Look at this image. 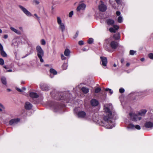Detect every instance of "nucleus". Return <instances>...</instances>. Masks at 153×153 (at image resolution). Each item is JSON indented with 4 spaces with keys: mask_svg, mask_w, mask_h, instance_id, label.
<instances>
[{
    "mask_svg": "<svg viewBox=\"0 0 153 153\" xmlns=\"http://www.w3.org/2000/svg\"><path fill=\"white\" fill-rule=\"evenodd\" d=\"M4 60L2 58H0V65H3L4 64Z\"/></svg>",
    "mask_w": 153,
    "mask_h": 153,
    "instance_id": "58836bf2",
    "label": "nucleus"
},
{
    "mask_svg": "<svg viewBox=\"0 0 153 153\" xmlns=\"http://www.w3.org/2000/svg\"><path fill=\"white\" fill-rule=\"evenodd\" d=\"M81 90L83 93L85 94H86L88 93L89 91V89L86 88V87H83L81 88Z\"/></svg>",
    "mask_w": 153,
    "mask_h": 153,
    "instance_id": "5701e85b",
    "label": "nucleus"
},
{
    "mask_svg": "<svg viewBox=\"0 0 153 153\" xmlns=\"http://www.w3.org/2000/svg\"><path fill=\"white\" fill-rule=\"evenodd\" d=\"M85 7L86 5L84 3H82L80 4L76 8V10L78 11L81 10H84L85 9Z\"/></svg>",
    "mask_w": 153,
    "mask_h": 153,
    "instance_id": "ddd939ff",
    "label": "nucleus"
},
{
    "mask_svg": "<svg viewBox=\"0 0 153 153\" xmlns=\"http://www.w3.org/2000/svg\"><path fill=\"white\" fill-rule=\"evenodd\" d=\"M90 102L91 105L93 106H96L98 105L99 104L98 101L94 99H92Z\"/></svg>",
    "mask_w": 153,
    "mask_h": 153,
    "instance_id": "f8f14e48",
    "label": "nucleus"
},
{
    "mask_svg": "<svg viewBox=\"0 0 153 153\" xmlns=\"http://www.w3.org/2000/svg\"><path fill=\"white\" fill-rule=\"evenodd\" d=\"M136 51L132 50H131L129 52L130 54L131 55H134L136 53Z\"/></svg>",
    "mask_w": 153,
    "mask_h": 153,
    "instance_id": "ea45409f",
    "label": "nucleus"
},
{
    "mask_svg": "<svg viewBox=\"0 0 153 153\" xmlns=\"http://www.w3.org/2000/svg\"><path fill=\"white\" fill-rule=\"evenodd\" d=\"M88 49H87L85 48H84L82 49V50L83 51H86L88 50Z\"/></svg>",
    "mask_w": 153,
    "mask_h": 153,
    "instance_id": "13d9d810",
    "label": "nucleus"
},
{
    "mask_svg": "<svg viewBox=\"0 0 153 153\" xmlns=\"http://www.w3.org/2000/svg\"><path fill=\"white\" fill-rule=\"evenodd\" d=\"M129 127L131 128H133L135 127L136 129L138 130H140V127L139 125H136L134 126L133 124L130 123L129 125Z\"/></svg>",
    "mask_w": 153,
    "mask_h": 153,
    "instance_id": "aec40b11",
    "label": "nucleus"
},
{
    "mask_svg": "<svg viewBox=\"0 0 153 153\" xmlns=\"http://www.w3.org/2000/svg\"><path fill=\"white\" fill-rule=\"evenodd\" d=\"M2 83L4 85H6L7 84V81L6 78L4 77H3L1 79Z\"/></svg>",
    "mask_w": 153,
    "mask_h": 153,
    "instance_id": "cd10ccee",
    "label": "nucleus"
},
{
    "mask_svg": "<svg viewBox=\"0 0 153 153\" xmlns=\"http://www.w3.org/2000/svg\"><path fill=\"white\" fill-rule=\"evenodd\" d=\"M7 90L8 92H10V91H11V90L10 89H9L8 88L7 89Z\"/></svg>",
    "mask_w": 153,
    "mask_h": 153,
    "instance_id": "774afa93",
    "label": "nucleus"
},
{
    "mask_svg": "<svg viewBox=\"0 0 153 153\" xmlns=\"http://www.w3.org/2000/svg\"><path fill=\"white\" fill-rule=\"evenodd\" d=\"M104 48L105 50L109 52H111V49L110 48L108 47L107 45H104Z\"/></svg>",
    "mask_w": 153,
    "mask_h": 153,
    "instance_id": "c85d7f7f",
    "label": "nucleus"
},
{
    "mask_svg": "<svg viewBox=\"0 0 153 153\" xmlns=\"http://www.w3.org/2000/svg\"><path fill=\"white\" fill-rule=\"evenodd\" d=\"M130 63H127L126 64V66H127V67H128L129 66V65H130Z\"/></svg>",
    "mask_w": 153,
    "mask_h": 153,
    "instance_id": "bf43d9fd",
    "label": "nucleus"
},
{
    "mask_svg": "<svg viewBox=\"0 0 153 153\" xmlns=\"http://www.w3.org/2000/svg\"><path fill=\"white\" fill-rule=\"evenodd\" d=\"M61 59L62 60H65L66 57L63 54H61Z\"/></svg>",
    "mask_w": 153,
    "mask_h": 153,
    "instance_id": "c03bdc74",
    "label": "nucleus"
},
{
    "mask_svg": "<svg viewBox=\"0 0 153 153\" xmlns=\"http://www.w3.org/2000/svg\"><path fill=\"white\" fill-rule=\"evenodd\" d=\"M20 120V119L18 118L12 119L9 121V124L10 125H12L17 124L19 122Z\"/></svg>",
    "mask_w": 153,
    "mask_h": 153,
    "instance_id": "6e6552de",
    "label": "nucleus"
},
{
    "mask_svg": "<svg viewBox=\"0 0 153 153\" xmlns=\"http://www.w3.org/2000/svg\"><path fill=\"white\" fill-rule=\"evenodd\" d=\"M19 7L27 16H32L30 13L25 8L23 7L22 6L19 5Z\"/></svg>",
    "mask_w": 153,
    "mask_h": 153,
    "instance_id": "20e7f679",
    "label": "nucleus"
},
{
    "mask_svg": "<svg viewBox=\"0 0 153 153\" xmlns=\"http://www.w3.org/2000/svg\"><path fill=\"white\" fill-rule=\"evenodd\" d=\"M50 72L53 74L54 75H56L57 74V71L53 68H51L50 70Z\"/></svg>",
    "mask_w": 153,
    "mask_h": 153,
    "instance_id": "bb28decb",
    "label": "nucleus"
},
{
    "mask_svg": "<svg viewBox=\"0 0 153 153\" xmlns=\"http://www.w3.org/2000/svg\"><path fill=\"white\" fill-rule=\"evenodd\" d=\"M77 115L79 118H85L86 114L85 112L84 111H80L77 113Z\"/></svg>",
    "mask_w": 153,
    "mask_h": 153,
    "instance_id": "423d86ee",
    "label": "nucleus"
},
{
    "mask_svg": "<svg viewBox=\"0 0 153 153\" xmlns=\"http://www.w3.org/2000/svg\"><path fill=\"white\" fill-rule=\"evenodd\" d=\"M70 51L69 49L66 48L65 50L64 54L65 56H69L70 55Z\"/></svg>",
    "mask_w": 153,
    "mask_h": 153,
    "instance_id": "412c9836",
    "label": "nucleus"
},
{
    "mask_svg": "<svg viewBox=\"0 0 153 153\" xmlns=\"http://www.w3.org/2000/svg\"><path fill=\"white\" fill-rule=\"evenodd\" d=\"M25 107L26 110H30L32 109V105L29 102H25Z\"/></svg>",
    "mask_w": 153,
    "mask_h": 153,
    "instance_id": "2eb2a0df",
    "label": "nucleus"
},
{
    "mask_svg": "<svg viewBox=\"0 0 153 153\" xmlns=\"http://www.w3.org/2000/svg\"><path fill=\"white\" fill-rule=\"evenodd\" d=\"M70 94L68 93H65L63 94V95L61 96V97L59 98V100H64L66 101V102H68L69 100V98L68 97V96L70 95Z\"/></svg>",
    "mask_w": 153,
    "mask_h": 153,
    "instance_id": "39448f33",
    "label": "nucleus"
},
{
    "mask_svg": "<svg viewBox=\"0 0 153 153\" xmlns=\"http://www.w3.org/2000/svg\"><path fill=\"white\" fill-rule=\"evenodd\" d=\"M118 22L119 23H121L123 22L122 17L121 16L118 17L117 19Z\"/></svg>",
    "mask_w": 153,
    "mask_h": 153,
    "instance_id": "72a5a7b5",
    "label": "nucleus"
},
{
    "mask_svg": "<svg viewBox=\"0 0 153 153\" xmlns=\"http://www.w3.org/2000/svg\"><path fill=\"white\" fill-rule=\"evenodd\" d=\"M148 57L151 59H153V53H149L148 55Z\"/></svg>",
    "mask_w": 153,
    "mask_h": 153,
    "instance_id": "e433bc0d",
    "label": "nucleus"
},
{
    "mask_svg": "<svg viewBox=\"0 0 153 153\" xmlns=\"http://www.w3.org/2000/svg\"><path fill=\"white\" fill-rule=\"evenodd\" d=\"M99 9L101 12H105L107 9V6L104 4H102L99 6Z\"/></svg>",
    "mask_w": 153,
    "mask_h": 153,
    "instance_id": "9d476101",
    "label": "nucleus"
},
{
    "mask_svg": "<svg viewBox=\"0 0 153 153\" xmlns=\"http://www.w3.org/2000/svg\"><path fill=\"white\" fill-rule=\"evenodd\" d=\"M100 59L102 62V64L104 66H106L107 63V59L106 57L104 56H100Z\"/></svg>",
    "mask_w": 153,
    "mask_h": 153,
    "instance_id": "1a4fd4ad",
    "label": "nucleus"
},
{
    "mask_svg": "<svg viewBox=\"0 0 153 153\" xmlns=\"http://www.w3.org/2000/svg\"><path fill=\"white\" fill-rule=\"evenodd\" d=\"M101 90L100 88L98 87L95 89L94 92L95 93H98L100 92Z\"/></svg>",
    "mask_w": 153,
    "mask_h": 153,
    "instance_id": "c756f323",
    "label": "nucleus"
},
{
    "mask_svg": "<svg viewBox=\"0 0 153 153\" xmlns=\"http://www.w3.org/2000/svg\"><path fill=\"white\" fill-rule=\"evenodd\" d=\"M22 91L23 90L25 91V90H26V88L25 87H23L22 88Z\"/></svg>",
    "mask_w": 153,
    "mask_h": 153,
    "instance_id": "680f3d73",
    "label": "nucleus"
},
{
    "mask_svg": "<svg viewBox=\"0 0 153 153\" xmlns=\"http://www.w3.org/2000/svg\"><path fill=\"white\" fill-rule=\"evenodd\" d=\"M34 16H36L37 20L39 22V20H40L39 17L37 16V14L36 13H35L34 14Z\"/></svg>",
    "mask_w": 153,
    "mask_h": 153,
    "instance_id": "09e8293b",
    "label": "nucleus"
},
{
    "mask_svg": "<svg viewBox=\"0 0 153 153\" xmlns=\"http://www.w3.org/2000/svg\"><path fill=\"white\" fill-rule=\"evenodd\" d=\"M93 41L94 40L92 38H90L88 39V43L89 44H91L93 43Z\"/></svg>",
    "mask_w": 153,
    "mask_h": 153,
    "instance_id": "c9c22d12",
    "label": "nucleus"
},
{
    "mask_svg": "<svg viewBox=\"0 0 153 153\" xmlns=\"http://www.w3.org/2000/svg\"><path fill=\"white\" fill-rule=\"evenodd\" d=\"M113 38L115 40H118L120 38V36L119 35L116 34L113 36Z\"/></svg>",
    "mask_w": 153,
    "mask_h": 153,
    "instance_id": "7c9ffc66",
    "label": "nucleus"
},
{
    "mask_svg": "<svg viewBox=\"0 0 153 153\" xmlns=\"http://www.w3.org/2000/svg\"><path fill=\"white\" fill-rule=\"evenodd\" d=\"M10 29L12 31H13L15 33H17L18 34H20L21 33L20 31L17 30L16 29L13 27H11Z\"/></svg>",
    "mask_w": 153,
    "mask_h": 153,
    "instance_id": "a878e982",
    "label": "nucleus"
},
{
    "mask_svg": "<svg viewBox=\"0 0 153 153\" xmlns=\"http://www.w3.org/2000/svg\"><path fill=\"white\" fill-rule=\"evenodd\" d=\"M67 67V64L66 63H64L62 65V68L63 70H66Z\"/></svg>",
    "mask_w": 153,
    "mask_h": 153,
    "instance_id": "2f4dec72",
    "label": "nucleus"
},
{
    "mask_svg": "<svg viewBox=\"0 0 153 153\" xmlns=\"http://www.w3.org/2000/svg\"><path fill=\"white\" fill-rule=\"evenodd\" d=\"M105 91H109L111 95L113 93V91L111 89L106 88L105 89Z\"/></svg>",
    "mask_w": 153,
    "mask_h": 153,
    "instance_id": "473e14b6",
    "label": "nucleus"
},
{
    "mask_svg": "<svg viewBox=\"0 0 153 153\" xmlns=\"http://www.w3.org/2000/svg\"><path fill=\"white\" fill-rule=\"evenodd\" d=\"M116 13L117 16H119L120 14V12L119 11H116Z\"/></svg>",
    "mask_w": 153,
    "mask_h": 153,
    "instance_id": "603ef678",
    "label": "nucleus"
},
{
    "mask_svg": "<svg viewBox=\"0 0 153 153\" xmlns=\"http://www.w3.org/2000/svg\"><path fill=\"white\" fill-rule=\"evenodd\" d=\"M73 14V11H71L70 12L69 14V16L70 17H71Z\"/></svg>",
    "mask_w": 153,
    "mask_h": 153,
    "instance_id": "de8ad7c7",
    "label": "nucleus"
},
{
    "mask_svg": "<svg viewBox=\"0 0 153 153\" xmlns=\"http://www.w3.org/2000/svg\"><path fill=\"white\" fill-rule=\"evenodd\" d=\"M8 36L7 35H4L3 36V38L5 39H6L8 38Z\"/></svg>",
    "mask_w": 153,
    "mask_h": 153,
    "instance_id": "6e6d98bb",
    "label": "nucleus"
},
{
    "mask_svg": "<svg viewBox=\"0 0 153 153\" xmlns=\"http://www.w3.org/2000/svg\"><path fill=\"white\" fill-rule=\"evenodd\" d=\"M144 126L146 128H151L153 126V123L150 121H146L144 124Z\"/></svg>",
    "mask_w": 153,
    "mask_h": 153,
    "instance_id": "4468645a",
    "label": "nucleus"
},
{
    "mask_svg": "<svg viewBox=\"0 0 153 153\" xmlns=\"http://www.w3.org/2000/svg\"><path fill=\"white\" fill-rule=\"evenodd\" d=\"M41 44L42 45H45L46 44V42L44 39H42L41 40Z\"/></svg>",
    "mask_w": 153,
    "mask_h": 153,
    "instance_id": "79ce46f5",
    "label": "nucleus"
},
{
    "mask_svg": "<svg viewBox=\"0 0 153 153\" xmlns=\"http://www.w3.org/2000/svg\"><path fill=\"white\" fill-rule=\"evenodd\" d=\"M29 96L32 98H37L39 97V95L36 93L33 92L30 93Z\"/></svg>",
    "mask_w": 153,
    "mask_h": 153,
    "instance_id": "6ab92c4d",
    "label": "nucleus"
},
{
    "mask_svg": "<svg viewBox=\"0 0 153 153\" xmlns=\"http://www.w3.org/2000/svg\"><path fill=\"white\" fill-rule=\"evenodd\" d=\"M8 72H11L12 71V70L11 69H9L7 70Z\"/></svg>",
    "mask_w": 153,
    "mask_h": 153,
    "instance_id": "0e129e2a",
    "label": "nucleus"
},
{
    "mask_svg": "<svg viewBox=\"0 0 153 153\" xmlns=\"http://www.w3.org/2000/svg\"><path fill=\"white\" fill-rule=\"evenodd\" d=\"M33 2L36 5L39 4V2L37 0H33Z\"/></svg>",
    "mask_w": 153,
    "mask_h": 153,
    "instance_id": "8fccbe9b",
    "label": "nucleus"
},
{
    "mask_svg": "<svg viewBox=\"0 0 153 153\" xmlns=\"http://www.w3.org/2000/svg\"><path fill=\"white\" fill-rule=\"evenodd\" d=\"M3 67H4V68H5V69H7V67H6V65H4V66H3Z\"/></svg>",
    "mask_w": 153,
    "mask_h": 153,
    "instance_id": "338daca9",
    "label": "nucleus"
},
{
    "mask_svg": "<svg viewBox=\"0 0 153 153\" xmlns=\"http://www.w3.org/2000/svg\"><path fill=\"white\" fill-rule=\"evenodd\" d=\"M57 22L58 24L59 25L62 24V20H61L60 18L59 17H57Z\"/></svg>",
    "mask_w": 153,
    "mask_h": 153,
    "instance_id": "f704fd0d",
    "label": "nucleus"
},
{
    "mask_svg": "<svg viewBox=\"0 0 153 153\" xmlns=\"http://www.w3.org/2000/svg\"><path fill=\"white\" fill-rule=\"evenodd\" d=\"M59 25V28L61 30L62 32V33H63L64 31L65 30V25L64 24L62 23L61 24Z\"/></svg>",
    "mask_w": 153,
    "mask_h": 153,
    "instance_id": "b1692460",
    "label": "nucleus"
},
{
    "mask_svg": "<svg viewBox=\"0 0 153 153\" xmlns=\"http://www.w3.org/2000/svg\"><path fill=\"white\" fill-rule=\"evenodd\" d=\"M79 31H77L76 33L75 36H74L73 38L74 39L76 38L78 36L79 34Z\"/></svg>",
    "mask_w": 153,
    "mask_h": 153,
    "instance_id": "a18cd8bd",
    "label": "nucleus"
},
{
    "mask_svg": "<svg viewBox=\"0 0 153 153\" xmlns=\"http://www.w3.org/2000/svg\"><path fill=\"white\" fill-rule=\"evenodd\" d=\"M111 119H109L107 121H105L104 125H102L104 126L106 128L111 129L114 126V124L112 121L111 120Z\"/></svg>",
    "mask_w": 153,
    "mask_h": 153,
    "instance_id": "f03ea898",
    "label": "nucleus"
},
{
    "mask_svg": "<svg viewBox=\"0 0 153 153\" xmlns=\"http://www.w3.org/2000/svg\"><path fill=\"white\" fill-rule=\"evenodd\" d=\"M16 90L19 92H23L22 90V89H21L19 88H16Z\"/></svg>",
    "mask_w": 153,
    "mask_h": 153,
    "instance_id": "3c124183",
    "label": "nucleus"
},
{
    "mask_svg": "<svg viewBox=\"0 0 153 153\" xmlns=\"http://www.w3.org/2000/svg\"><path fill=\"white\" fill-rule=\"evenodd\" d=\"M105 111L108 113V114L106 116H105L103 117V120H104L107 121L109 119L111 118V117L112 115V113L109 108L107 107L105 108Z\"/></svg>",
    "mask_w": 153,
    "mask_h": 153,
    "instance_id": "7ed1b4c3",
    "label": "nucleus"
},
{
    "mask_svg": "<svg viewBox=\"0 0 153 153\" xmlns=\"http://www.w3.org/2000/svg\"><path fill=\"white\" fill-rule=\"evenodd\" d=\"M115 1L118 4H120L121 3V0H115Z\"/></svg>",
    "mask_w": 153,
    "mask_h": 153,
    "instance_id": "864d4df0",
    "label": "nucleus"
},
{
    "mask_svg": "<svg viewBox=\"0 0 153 153\" xmlns=\"http://www.w3.org/2000/svg\"><path fill=\"white\" fill-rule=\"evenodd\" d=\"M52 106L55 109L58 110L61 107V105L58 102H54L52 105Z\"/></svg>",
    "mask_w": 153,
    "mask_h": 153,
    "instance_id": "f3484780",
    "label": "nucleus"
},
{
    "mask_svg": "<svg viewBox=\"0 0 153 153\" xmlns=\"http://www.w3.org/2000/svg\"><path fill=\"white\" fill-rule=\"evenodd\" d=\"M144 58H142L141 59H140V60L141 61H144Z\"/></svg>",
    "mask_w": 153,
    "mask_h": 153,
    "instance_id": "69168bd1",
    "label": "nucleus"
},
{
    "mask_svg": "<svg viewBox=\"0 0 153 153\" xmlns=\"http://www.w3.org/2000/svg\"><path fill=\"white\" fill-rule=\"evenodd\" d=\"M3 49V47L1 44L0 43V51Z\"/></svg>",
    "mask_w": 153,
    "mask_h": 153,
    "instance_id": "4d7b16f0",
    "label": "nucleus"
},
{
    "mask_svg": "<svg viewBox=\"0 0 153 153\" xmlns=\"http://www.w3.org/2000/svg\"><path fill=\"white\" fill-rule=\"evenodd\" d=\"M125 90L123 88H121L119 89V92L120 93H122L124 92Z\"/></svg>",
    "mask_w": 153,
    "mask_h": 153,
    "instance_id": "37998d69",
    "label": "nucleus"
},
{
    "mask_svg": "<svg viewBox=\"0 0 153 153\" xmlns=\"http://www.w3.org/2000/svg\"><path fill=\"white\" fill-rule=\"evenodd\" d=\"M40 87L42 91H47L49 89L48 86L44 83H41L40 85Z\"/></svg>",
    "mask_w": 153,
    "mask_h": 153,
    "instance_id": "9b49d317",
    "label": "nucleus"
},
{
    "mask_svg": "<svg viewBox=\"0 0 153 153\" xmlns=\"http://www.w3.org/2000/svg\"><path fill=\"white\" fill-rule=\"evenodd\" d=\"M21 84H25V82L24 81H22L21 82Z\"/></svg>",
    "mask_w": 153,
    "mask_h": 153,
    "instance_id": "052dcab7",
    "label": "nucleus"
},
{
    "mask_svg": "<svg viewBox=\"0 0 153 153\" xmlns=\"http://www.w3.org/2000/svg\"><path fill=\"white\" fill-rule=\"evenodd\" d=\"M36 50L37 53V56L40 59V61L43 62L44 60L42 58L44 56V53L43 50L40 46H37L36 47Z\"/></svg>",
    "mask_w": 153,
    "mask_h": 153,
    "instance_id": "f257e3e1",
    "label": "nucleus"
},
{
    "mask_svg": "<svg viewBox=\"0 0 153 153\" xmlns=\"http://www.w3.org/2000/svg\"><path fill=\"white\" fill-rule=\"evenodd\" d=\"M0 106L3 109H5V107H4V106H3V105L1 103H0Z\"/></svg>",
    "mask_w": 153,
    "mask_h": 153,
    "instance_id": "5fc2aeb1",
    "label": "nucleus"
},
{
    "mask_svg": "<svg viewBox=\"0 0 153 153\" xmlns=\"http://www.w3.org/2000/svg\"><path fill=\"white\" fill-rule=\"evenodd\" d=\"M109 31L111 33H115L116 32L115 29L113 27H111L109 29Z\"/></svg>",
    "mask_w": 153,
    "mask_h": 153,
    "instance_id": "4c0bfd02",
    "label": "nucleus"
},
{
    "mask_svg": "<svg viewBox=\"0 0 153 153\" xmlns=\"http://www.w3.org/2000/svg\"><path fill=\"white\" fill-rule=\"evenodd\" d=\"M113 26V28H114L116 31V30H117L119 28V27L117 25H114Z\"/></svg>",
    "mask_w": 153,
    "mask_h": 153,
    "instance_id": "a19ab883",
    "label": "nucleus"
},
{
    "mask_svg": "<svg viewBox=\"0 0 153 153\" xmlns=\"http://www.w3.org/2000/svg\"><path fill=\"white\" fill-rule=\"evenodd\" d=\"M147 110L146 109L142 110L140 111L138 114L139 115L142 116L144 115L147 112Z\"/></svg>",
    "mask_w": 153,
    "mask_h": 153,
    "instance_id": "4be33fe9",
    "label": "nucleus"
},
{
    "mask_svg": "<svg viewBox=\"0 0 153 153\" xmlns=\"http://www.w3.org/2000/svg\"><path fill=\"white\" fill-rule=\"evenodd\" d=\"M124 61V59H121V63H123V62Z\"/></svg>",
    "mask_w": 153,
    "mask_h": 153,
    "instance_id": "e2e57ef3",
    "label": "nucleus"
},
{
    "mask_svg": "<svg viewBox=\"0 0 153 153\" xmlns=\"http://www.w3.org/2000/svg\"><path fill=\"white\" fill-rule=\"evenodd\" d=\"M106 22L108 25L113 26L114 24V20L108 19L106 20Z\"/></svg>",
    "mask_w": 153,
    "mask_h": 153,
    "instance_id": "dca6fc26",
    "label": "nucleus"
},
{
    "mask_svg": "<svg viewBox=\"0 0 153 153\" xmlns=\"http://www.w3.org/2000/svg\"><path fill=\"white\" fill-rule=\"evenodd\" d=\"M129 115L130 116V118L131 120L134 121H137V115L135 114H133L131 113H129Z\"/></svg>",
    "mask_w": 153,
    "mask_h": 153,
    "instance_id": "a211bd4d",
    "label": "nucleus"
},
{
    "mask_svg": "<svg viewBox=\"0 0 153 153\" xmlns=\"http://www.w3.org/2000/svg\"><path fill=\"white\" fill-rule=\"evenodd\" d=\"M78 44L80 45H84V42L83 41L81 40L78 42Z\"/></svg>",
    "mask_w": 153,
    "mask_h": 153,
    "instance_id": "49530a36",
    "label": "nucleus"
},
{
    "mask_svg": "<svg viewBox=\"0 0 153 153\" xmlns=\"http://www.w3.org/2000/svg\"><path fill=\"white\" fill-rule=\"evenodd\" d=\"M110 46L113 49H116L118 46V43L115 41H111L110 43Z\"/></svg>",
    "mask_w": 153,
    "mask_h": 153,
    "instance_id": "0eeeda50",
    "label": "nucleus"
},
{
    "mask_svg": "<svg viewBox=\"0 0 153 153\" xmlns=\"http://www.w3.org/2000/svg\"><path fill=\"white\" fill-rule=\"evenodd\" d=\"M1 54L3 57H7V55L6 52L4 51L3 49L0 51Z\"/></svg>",
    "mask_w": 153,
    "mask_h": 153,
    "instance_id": "393cba45",
    "label": "nucleus"
}]
</instances>
